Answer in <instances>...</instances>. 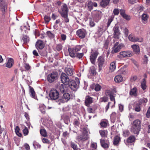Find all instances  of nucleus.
Masks as SVG:
<instances>
[{
	"label": "nucleus",
	"instance_id": "49",
	"mask_svg": "<svg viewBox=\"0 0 150 150\" xmlns=\"http://www.w3.org/2000/svg\"><path fill=\"white\" fill-rule=\"evenodd\" d=\"M44 19L46 23H48L51 20L50 17L47 16H45Z\"/></svg>",
	"mask_w": 150,
	"mask_h": 150
},
{
	"label": "nucleus",
	"instance_id": "39",
	"mask_svg": "<svg viewBox=\"0 0 150 150\" xmlns=\"http://www.w3.org/2000/svg\"><path fill=\"white\" fill-rule=\"evenodd\" d=\"M99 133L102 137H106L107 131L105 130H101L99 131Z\"/></svg>",
	"mask_w": 150,
	"mask_h": 150
},
{
	"label": "nucleus",
	"instance_id": "1",
	"mask_svg": "<svg viewBox=\"0 0 150 150\" xmlns=\"http://www.w3.org/2000/svg\"><path fill=\"white\" fill-rule=\"evenodd\" d=\"M76 81H74L72 80H71L68 84L69 87L74 91H76L79 87L80 83L79 79H76Z\"/></svg>",
	"mask_w": 150,
	"mask_h": 150
},
{
	"label": "nucleus",
	"instance_id": "10",
	"mask_svg": "<svg viewBox=\"0 0 150 150\" xmlns=\"http://www.w3.org/2000/svg\"><path fill=\"white\" fill-rule=\"evenodd\" d=\"M71 95L68 93H65L63 95V99L61 100L60 101L62 102H67L71 98Z\"/></svg>",
	"mask_w": 150,
	"mask_h": 150
},
{
	"label": "nucleus",
	"instance_id": "62",
	"mask_svg": "<svg viewBox=\"0 0 150 150\" xmlns=\"http://www.w3.org/2000/svg\"><path fill=\"white\" fill-rule=\"evenodd\" d=\"M61 39L62 40H65L66 39V36L65 35L62 34L61 35Z\"/></svg>",
	"mask_w": 150,
	"mask_h": 150
},
{
	"label": "nucleus",
	"instance_id": "59",
	"mask_svg": "<svg viewBox=\"0 0 150 150\" xmlns=\"http://www.w3.org/2000/svg\"><path fill=\"white\" fill-rule=\"evenodd\" d=\"M24 67L27 70H29L31 68L30 66L28 64H24Z\"/></svg>",
	"mask_w": 150,
	"mask_h": 150
},
{
	"label": "nucleus",
	"instance_id": "48",
	"mask_svg": "<svg viewBox=\"0 0 150 150\" xmlns=\"http://www.w3.org/2000/svg\"><path fill=\"white\" fill-rule=\"evenodd\" d=\"M112 93V91L110 90H106L105 91V94L106 96H110Z\"/></svg>",
	"mask_w": 150,
	"mask_h": 150
},
{
	"label": "nucleus",
	"instance_id": "21",
	"mask_svg": "<svg viewBox=\"0 0 150 150\" xmlns=\"http://www.w3.org/2000/svg\"><path fill=\"white\" fill-rule=\"evenodd\" d=\"M116 69V62H111L109 67V71L110 72H113Z\"/></svg>",
	"mask_w": 150,
	"mask_h": 150
},
{
	"label": "nucleus",
	"instance_id": "50",
	"mask_svg": "<svg viewBox=\"0 0 150 150\" xmlns=\"http://www.w3.org/2000/svg\"><path fill=\"white\" fill-rule=\"evenodd\" d=\"M73 48L75 50L76 52V53H78L77 52L81 50V47L79 45H77Z\"/></svg>",
	"mask_w": 150,
	"mask_h": 150
},
{
	"label": "nucleus",
	"instance_id": "40",
	"mask_svg": "<svg viewBox=\"0 0 150 150\" xmlns=\"http://www.w3.org/2000/svg\"><path fill=\"white\" fill-rule=\"evenodd\" d=\"M71 146L74 150H78L77 145L74 142H71L70 143Z\"/></svg>",
	"mask_w": 150,
	"mask_h": 150
},
{
	"label": "nucleus",
	"instance_id": "2",
	"mask_svg": "<svg viewBox=\"0 0 150 150\" xmlns=\"http://www.w3.org/2000/svg\"><path fill=\"white\" fill-rule=\"evenodd\" d=\"M58 76V73L57 72H52L49 74L47 77L48 81L51 83L56 80Z\"/></svg>",
	"mask_w": 150,
	"mask_h": 150
},
{
	"label": "nucleus",
	"instance_id": "25",
	"mask_svg": "<svg viewBox=\"0 0 150 150\" xmlns=\"http://www.w3.org/2000/svg\"><path fill=\"white\" fill-rule=\"evenodd\" d=\"M30 95L32 98L36 99V97L35 96V93L33 88L31 87H30V91H29Z\"/></svg>",
	"mask_w": 150,
	"mask_h": 150
},
{
	"label": "nucleus",
	"instance_id": "4",
	"mask_svg": "<svg viewBox=\"0 0 150 150\" xmlns=\"http://www.w3.org/2000/svg\"><path fill=\"white\" fill-rule=\"evenodd\" d=\"M105 57L103 56L99 57L97 59V63L98 66V71H100L105 64Z\"/></svg>",
	"mask_w": 150,
	"mask_h": 150
},
{
	"label": "nucleus",
	"instance_id": "11",
	"mask_svg": "<svg viewBox=\"0 0 150 150\" xmlns=\"http://www.w3.org/2000/svg\"><path fill=\"white\" fill-rule=\"evenodd\" d=\"M61 10L60 11H59V13L61 15L68 14V8L66 4H63L61 8Z\"/></svg>",
	"mask_w": 150,
	"mask_h": 150
},
{
	"label": "nucleus",
	"instance_id": "8",
	"mask_svg": "<svg viewBox=\"0 0 150 150\" xmlns=\"http://www.w3.org/2000/svg\"><path fill=\"white\" fill-rule=\"evenodd\" d=\"M113 30L114 31L113 35L115 38H118V36L120 34V33L119 30V28L118 25L116 24L114 27Z\"/></svg>",
	"mask_w": 150,
	"mask_h": 150
},
{
	"label": "nucleus",
	"instance_id": "33",
	"mask_svg": "<svg viewBox=\"0 0 150 150\" xmlns=\"http://www.w3.org/2000/svg\"><path fill=\"white\" fill-rule=\"evenodd\" d=\"M0 6L1 10L3 12H4L5 10L7 8V5L5 3L1 4H0Z\"/></svg>",
	"mask_w": 150,
	"mask_h": 150
},
{
	"label": "nucleus",
	"instance_id": "18",
	"mask_svg": "<svg viewBox=\"0 0 150 150\" xmlns=\"http://www.w3.org/2000/svg\"><path fill=\"white\" fill-rule=\"evenodd\" d=\"M86 6L87 7L89 11H91L93 9V2L91 0H88L86 3Z\"/></svg>",
	"mask_w": 150,
	"mask_h": 150
},
{
	"label": "nucleus",
	"instance_id": "42",
	"mask_svg": "<svg viewBox=\"0 0 150 150\" xmlns=\"http://www.w3.org/2000/svg\"><path fill=\"white\" fill-rule=\"evenodd\" d=\"M147 101V100L146 98H141L140 99L139 101V103L140 105L146 103Z\"/></svg>",
	"mask_w": 150,
	"mask_h": 150
},
{
	"label": "nucleus",
	"instance_id": "37",
	"mask_svg": "<svg viewBox=\"0 0 150 150\" xmlns=\"http://www.w3.org/2000/svg\"><path fill=\"white\" fill-rule=\"evenodd\" d=\"M116 117V114L115 112H112L110 115V118L111 121L113 122H115Z\"/></svg>",
	"mask_w": 150,
	"mask_h": 150
},
{
	"label": "nucleus",
	"instance_id": "45",
	"mask_svg": "<svg viewBox=\"0 0 150 150\" xmlns=\"http://www.w3.org/2000/svg\"><path fill=\"white\" fill-rule=\"evenodd\" d=\"M24 129H23V133L25 136L27 135L28 133V129L25 127V126H24Z\"/></svg>",
	"mask_w": 150,
	"mask_h": 150
},
{
	"label": "nucleus",
	"instance_id": "53",
	"mask_svg": "<svg viewBox=\"0 0 150 150\" xmlns=\"http://www.w3.org/2000/svg\"><path fill=\"white\" fill-rule=\"evenodd\" d=\"M47 34L50 38H53L54 37V35L50 31H47Z\"/></svg>",
	"mask_w": 150,
	"mask_h": 150
},
{
	"label": "nucleus",
	"instance_id": "30",
	"mask_svg": "<svg viewBox=\"0 0 150 150\" xmlns=\"http://www.w3.org/2000/svg\"><path fill=\"white\" fill-rule=\"evenodd\" d=\"M137 88L136 87H134L129 92V94L131 95L136 96L137 95Z\"/></svg>",
	"mask_w": 150,
	"mask_h": 150
},
{
	"label": "nucleus",
	"instance_id": "51",
	"mask_svg": "<svg viewBox=\"0 0 150 150\" xmlns=\"http://www.w3.org/2000/svg\"><path fill=\"white\" fill-rule=\"evenodd\" d=\"M83 53H77L76 54V57L77 58L79 59H81L83 56Z\"/></svg>",
	"mask_w": 150,
	"mask_h": 150
},
{
	"label": "nucleus",
	"instance_id": "5",
	"mask_svg": "<svg viewBox=\"0 0 150 150\" xmlns=\"http://www.w3.org/2000/svg\"><path fill=\"white\" fill-rule=\"evenodd\" d=\"M49 95L51 99L55 100L59 98V93L57 90L53 89L50 91Z\"/></svg>",
	"mask_w": 150,
	"mask_h": 150
},
{
	"label": "nucleus",
	"instance_id": "44",
	"mask_svg": "<svg viewBox=\"0 0 150 150\" xmlns=\"http://www.w3.org/2000/svg\"><path fill=\"white\" fill-rule=\"evenodd\" d=\"M79 139L80 140L82 141H85L88 139V137L87 135H81L79 136Z\"/></svg>",
	"mask_w": 150,
	"mask_h": 150
},
{
	"label": "nucleus",
	"instance_id": "54",
	"mask_svg": "<svg viewBox=\"0 0 150 150\" xmlns=\"http://www.w3.org/2000/svg\"><path fill=\"white\" fill-rule=\"evenodd\" d=\"M43 142L44 143H47L49 144L50 143V141L47 139L45 138H43L42 139Z\"/></svg>",
	"mask_w": 150,
	"mask_h": 150
},
{
	"label": "nucleus",
	"instance_id": "20",
	"mask_svg": "<svg viewBox=\"0 0 150 150\" xmlns=\"http://www.w3.org/2000/svg\"><path fill=\"white\" fill-rule=\"evenodd\" d=\"M141 105L137 103H134L133 105V109L136 112H139L141 110Z\"/></svg>",
	"mask_w": 150,
	"mask_h": 150
},
{
	"label": "nucleus",
	"instance_id": "60",
	"mask_svg": "<svg viewBox=\"0 0 150 150\" xmlns=\"http://www.w3.org/2000/svg\"><path fill=\"white\" fill-rule=\"evenodd\" d=\"M129 131L128 130H125L123 131V134L125 137H126L129 134Z\"/></svg>",
	"mask_w": 150,
	"mask_h": 150
},
{
	"label": "nucleus",
	"instance_id": "24",
	"mask_svg": "<svg viewBox=\"0 0 150 150\" xmlns=\"http://www.w3.org/2000/svg\"><path fill=\"white\" fill-rule=\"evenodd\" d=\"M140 129L138 128V127H134L132 125L131 129V132L134 134H138L139 132Z\"/></svg>",
	"mask_w": 150,
	"mask_h": 150
},
{
	"label": "nucleus",
	"instance_id": "3",
	"mask_svg": "<svg viewBox=\"0 0 150 150\" xmlns=\"http://www.w3.org/2000/svg\"><path fill=\"white\" fill-rule=\"evenodd\" d=\"M124 46V45L123 44H119L118 42H116L114 44V46L112 48L111 53L113 54L117 53L119 52Z\"/></svg>",
	"mask_w": 150,
	"mask_h": 150
},
{
	"label": "nucleus",
	"instance_id": "57",
	"mask_svg": "<svg viewBox=\"0 0 150 150\" xmlns=\"http://www.w3.org/2000/svg\"><path fill=\"white\" fill-rule=\"evenodd\" d=\"M119 72L120 73L124 75L126 74L127 73V71L126 69H120Z\"/></svg>",
	"mask_w": 150,
	"mask_h": 150
},
{
	"label": "nucleus",
	"instance_id": "31",
	"mask_svg": "<svg viewBox=\"0 0 150 150\" xmlns=\"http://www.w3.org/2000/svg\"><path fill=\"white\" fill-rule=\"evenodd\" d=\"M22 40L24 44H26L30 40L29 37L26 35H24L22 38Z\"/></svg>",
	"mask_w": 150,
	"mask_h": 150
},
{
	"label": "nucleus",
	"instance_id": "13",
	"mask_svg": "<svg viewBox=\"0 0 150 150\" xmlns=\"http://www.w3.org/2000/svg\"><path fill=\"white\" fill-rule=\"evenodd\" d=\"M128 39L130 41L133 42H136L137 41L141 42L143 41L142 39L139 40L138 38L134 36L132 34H130L129 36Z\"/></svg>",
	"mask_w": 150,
	"mask_h": 150
},
{
	"label": "nucleus",
	"instance_id": "38",
	"mask_svg": "<svg viewBox=\"0 0 150 150\" xmlns=\"http://www.w3.org/2000/svg\"><path fill=\"white\" fill-rule=\"evenodd\" d=\"M108 123L107 121H102L100 122V125L102 127L105 128L107 127Z\"/></svg>",
	"mask_w": 150,
	"mask_h": 150
},
{
	"label": "nucleus",
	"instance_id": "23",
	"mask_svg": "<svg viewBox=\"0 0 150 150\" xmlns=\"http://www.w3.org/2000/svg\"><path fill=\"white\" fill-rule=\"evenodd\" d=\"M67 85L61 84L59 86V90L62 93H64L68 89Z\"/></svg>",
	"mask_w": 150,
	"mask_h": 150
},
{
	"label": "nucleus",
	"instance_id": "29",
	"mask_svg": "<svg viewBox=\"0 0 150 150\" xmlns=\"http://www.w3.org/2000/svg\"><path fill=\"white\" fill-rule=\"evenodd\" d=\"M13 59L10 58L6 64V67L8 68H11L13 65Z\"/></svg>",
	"mask_w": 150,
	"mask_h": 150
},
{
	"label": "nucleus",
	"instance_id": "35",
	"mask_svg": "<svg viewBox=\"0 0 150 150\" xmlns=\"http://www.w3.org/2000/svg\"><path fill=\"white\" fill-rule=\"evenodd\" d=\"M120 140V138L118 136H117L115 137L114 140L113 144L114 145H117Z\"/></svg>",
	"mask_w": 150,
	"mask_h": 150
},
{
	"label": "nucleus",
	"instance_id": "28",
	"mask_svg": "<svg viewBox=\"0 0 150 150\" xmlns=\"http://www.w3.org/2000/svg\"><path fill=\"white\" fill-rule=\"evenodd\" d=\"M149 17L147 14L145 13L142 14V21L144 24H145L147 22V20Z\"/></svg>",
	"mask_w": 150,
	"mask_h": 150
},
{
	"label": "nucleus",
	"instance_id": "56",
	"mask_svg": "<svg viewBox=\"0 0 150 150\" xmlns=\"http://www.w3.org/2000/svg\"><path fill=\"white\" fill-rule=\"evenodd\" d=\"M108 97L106 96H104L100 98V100L101 102H106L108 100Z\"/></svg>",
	"mask_w": 150,
	"mask_h": 150
},
{
	"label": "nucleus",
	"instance_id": "41",
	"mask_svg": "<svg viewBox=\"0 0 150 150\" xmlns=\"http://www.w3.org/2000/svg\"><path fill=\"white\" fill-rule=\"evenodd\" d=\"M40 132L42 135L44 137L47 136V135L46 131L44 129H41L40 130Z\"/></svg>",
	"mask_w": 150,
	"mask_h": 150
},
{
	"label": "nucleus",
	"instance_id": "46",
	"mask_svg": "<svg viewBox=\"0 0 150 150\" xmlns=\"http://www.w3.org/2000/svg\"><path fill=\"white\" fill-rule=\"evenodd\" d=\"M109 96L111 100V101H114V104H115V95L112 93L111 95H110Z\"/></svg>",
	"mask_w": 150,
	"mask_h": 150
},
{
	"label": "nucleus",
	"instance_id": "12",
	"mask_svg": "<svg viewBox=\"0 0 150 150\" xmlns=\"http://www.w3.org/2000/svg\"><path fill=\"white\" fill-rule=\"evenodd\" d=\"M36 47L38 49L42 50L45 47V44L41 40H38L36 43Z\"/></svg>",
	"mask_w": 150,
	"mask_h": 150
},
{
	"label": "nucleus",
	"instance_id": "14",
	"mask_svg": "<svg viewBox=\"0 0 150 150\" xmlns=\"http://www.w3.org/2000/svg\"><path fill=\"white\" fill-rule=\"evenodd\" d=\"M64 71L68 76H71L74 73V69L72 68L66 67L65 68Z\"/></svg>",
	"mask_w": 150,
	"mask_h": 150
},
{
	"label": "nucleus",
	"instance_id": "22",
	"mask_svg": "<svg viewBox=\"0 0 150 150\" xmlns=\"http://www.w3.org/2000/svg\"><path fill=\"white\" fill-rule=\"evenodd\" d=\"M134 52L136 54H139L140 53V50L139 46L137 45H133L132 46Z\"/></svg>",
	"mask_w": 150,
	"mask_h": 150
},
{
	"label": "nucleus",
	"instance_id": "52",
	"mask_svg": "<svg viewBox=\"0 0 150 150\" xmlns=\"http://www.w3.org/2000/svg\"><path fill=\"white\" fill-rule=\"evenodd\" d=\"M113 17H112V16L111 17H110L109 18L108 21L107 23V27H108L111 23V22L113 20Z\"/></svg>",
	"mask_w": 150,
	"mask_h": 150
},
{
	"label": "nucleus",
	"instance_id": "7",
	"mask_svg": "<svg viewBox=\"0 0 150 150\" xmlns=\"http://www.w3.org/2000/svg\"><path fill=\"white\" fill-rule=\"evenodd\" d=\"M76 33V35L81 39L84 38L86 35V30L83 29L78 30Z\"/></svg>",
	"mask_w": 150,
	"mask_h": 150
},
{
	"label": "nucleus",
	"instance_id": "19",
	"mask_svg": "<svg viewBox=\"0 0 150 150\" xmlns=\"http://www.w3.org/2000/svg\"><path fill=\"white\" fill-rule=\"evenodd\" d=\"M132 125L134 127H138L140 129L141 122L138 119L135 120L133 122Z\"/></svg>",
	"mask_w": 150,
	"mask_h": 150
},
{
	"label": "nucleus",
	"instance_id": "43",
	"mask_svg": "<svg viewBox=\"0 0 150 150\" xmlns=\"http://www.w3.org/2000/svg\"><path fill=\"white\" fill-rule=\"evenodd\" d=\"M101 88V86L99 84H96L95 85L94 88V89L95 91H99L100 90Z\"/></svg>",
	"mask_w": 150,
	"mask_h": 150
},
{
	"label": "nucleus",
	"instance_id": "55",
	"mask_svg": "<svg viewBox=\"0 0 150 150\" xmlns=\"http://www.w3.org/2000/svg\"><path fill=\"white\" fill-rule=\"evenodd\" d=\"M103 31V27L102 26H101L98 27V32L100 34H102V33Z\"/></svg>",
	"mask_w": 150,
	"mask_h": 150
},
{
	"label": "nucleus",
	"instance_id": "17",
	"mask_svg": "<svg viewBox=\"0 0 150 150\" xmlns=\"http://www.w3.org/2000/svg\"><path fill=\"white\" fill-rule=\"evenodd\" d=\"M68 51L70 56L74 58L76 57V53L74 48H69Z\"/></svg>",
	"mask_w": 150,
	"mask_h": 150
},
{
	"label": "nucleus",
	"instance_id": "32",
	"mask_svg": "<svg viewBox=\"0 0 150 150\" xmlns=\"http://www.w3.org/2000/svg\"><path fill=\"white\" fill-rule=\"evenodd\" d=\"M61 15L62 16V17L63 20L66 23L68 22L69 21V19L68 18V14H62Z\"/></svg>",
	"mask_w": 150,
	"mask_h": 150
},
{
	"label": "nucleus",
	"instance_id": "58",
	"mask_svg": "<svg viewBox=\"0 0 150 150\" xmlns=\"http://www.w3.org/2000/svg\"><path fill=\"white\" fill-rule=\"evenodd\" d=\"M119 13V11L117 8L115 9L113 11V13L114 15H118Z\"/></svg>",
	"mask_w": 150,
	"mask_h": 150
},
{
	"label": "nucleus",
	"instance_id": "63",
	"mask_svg": "<svg viewBox=\"0 0 150 150\" xmlns=\"http://www.w3.org/2000/svg\"><path fill=\"white\" fill-rule=\"evenodd\" d=\"M79 119L78 118L77 120H75L74 122V125L76 126H78L79 125Z\"/></svg>",
	"mask_w": 150,
	"mask_h": 150
},
{
	"label": "nucleus",
	"instance_id": "9",
	"mask_svg": "<svg viewBox=\"0 0 150 150\" xmlns=\"http://www.w3.org/2000/svg\"><path fill=\"white\" fill-rule=\"evenodd\" d=\"M98 53L97 51H95L92 52L91 55L90 56V59L91 62L93 64H94L95 63L96 59L98 55Z\"/></svg>",
	"mask_w": 150,
	"mask_h": 150
},
{
	"label": "nucleus",
	"instance_id": "34",
	"mask_svg": "<svg viewBox=\"0 0 150 150\" xmlns=\"http://www.w3.org/2000/svg\"><path fill=\"white\" fill-rule=\"evenodd\" d=\"M135 137L134 136H130L127 139V142L129 143H132L135 141Z\"/></svg>",
	"mask_w": 150,
	"mask_h": 150
},
{
	"label": "nucleus",
	"instance_id": "26",
	"mask_svg": "<svg viewBox=\"0 0 150 150\" xmlns=\"http://www.w3.org/2000/svg\"><path fill=\"white\" fill-rule=\"evenodd\" d=\"M115 81L117 83H119L123 80V77L121 75H117L114 78Z\"/></svg>",
	"mask_w": 150,
	"mask_h": 150
},
{
	"label": "nucleus",
	"instance_id": "61",
	"mask_svg": "<svg viewBox=\"0 0 150 150\" xmlns=\"http://www.w3.org/2000/svg\"><path fill=\"white\" fill-rule=\"evenodd\" d=\"M146 116L148 118L150 117V108H149L147 111Z\"/></svg>",
	"mask_w": 150,
	"mask_h": 150
},
{
	"label": "nucleus",
	"instance_id": "16",
	"mask_svg": "<svg viewBox=\"0 0 150 150\" xmlns=\"http://www.w3.org/2000/svg\"><path fill=\"white\" fill-rule=\"evenodd\" d=\"M120 54L124 57H129L132 56V53L129 51H122L120 52Z\"/></svg>",
	"mask_w": 150,
	"mask_h": 150
},
{
	"label": "nucleus",
	"instance_id": "64",
	"mask_svg": "<svg viewBox=\"0 0 150 150\" xmlns=\"http://www.w3.org/2000/svg\"><path fill=\"white\" fill-rule=\"evenodd\" d=\"M124 32L125 34L127 36L128 33V30L126 28H125L124 29Z\"/></svg>",
	"mask_w": 150,
	"mask_h": 150
},
{
	"label": "nucleus",
	"instance_id": "15",
	"mask_svg": "<svg viewBox=\"0 0 150 150\" xmlns=\"http://www.w3.org/2000/svg\"><path fill=\"white\" fill-rule=\"evenodd\" d=\"M93 98L89 96H87L85 98V104L86 106H88L93 102Z\"/></svg>",
	"mask_w": 150,
	"mask_h": 150
},
{
	"label": "nucleus",
	"instance_id": "27",
	"mask_svg": "<svg viewBox=\"0 0 150 150\" xmlns=\"http://www.w3.org/2000/svg\"><path fill=\"white\" fill-rule=\"evenodd\" d=\"M110 0H102L100 2V6L103 7H105L108 5L110 2Z\"/></svg>",
	"mask_w": 150,
	"mask_h": 150
},
{
	"label": "nucleus",
	"instance_id": "47",
	"mask_svg": "<svg viewBox=\"0 0 150 150\" xmlns=\"http://www.w3.org/2000/svg\"><path fill=\"white\" fill-rule=\"evenodd\" d=\"M62 46L61 44H58L56 47V50L58 51H59L62 50Z\"/></svg>",
	"mask_w": 150,
	"mask_h": 150
},
{
	"label": "nucleus",
	"instance_id": "6",
	"mask_svg": "<svg viewBox=\"0 0 150 150\" xmlns=\"http://www.w3.org/2000/svg\"><path fill=\"white\" fill-rule=\"evenodd\" d=\"M62 82L65 85H68L71 80H70L67 75L64 73H62L60 76Z\"/></svg>",
	"mask_w": 150,
	"mask_h": 150
},
{
	"label": "nucleus",
	"instance_id": "36",
	"mask_svg": "<svg viewBox=\"0 0 150 150\" xmlns=\"http://www.w3.org/2000/svg\"><path fill=\"white\" fill-rule=\"evenodd\" d=\"M146 81L145 79H143L142 82L141 83V87L142 89L144 90H145L146 88Z\"/></svg>",
	"mask_w": 150,
	"mask_h": 150
}]
</instances>
